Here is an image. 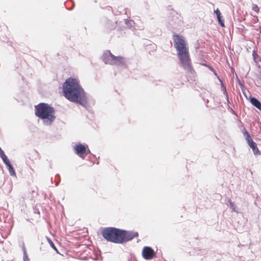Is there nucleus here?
<instances>
[{"instance_id":"1","label":"nucleus","mask_w":261,"mask_h":261,"mask_svg":"<svg viewBox=\"0 0 261 261\" xmlns=\"http://www.w3.org/2000/svg\"><path fill=\"white\" fill-rule=\"evenodd\" d=\"M63 92L64 96L70 101L86 107L87 96L76 79H67L63 85Z\"/></svg>"},{"instance_id":"2","label":"nucleus","mask_w":261,"mask_h":261,"mask_svg":"<svg viewBox=\"0 0 261 261\" xmlns=\"http://www.w3.org/2000/svg\"><path fill=\"white\" fill-rule=\"evenodd\" d=\"M173 40L174 46L176 49L177 56L182 67L188 73L193 74L194 70L191 66L189 49L184 38L178 35H173Z\"/></svg>"},{"instance_id":"3","label":"nucleus","mask_w":261,"mask_h":261,"mask_svg":"<svg viewBox=\"0 0 261 261\" xmlns=\"http://www.w3.org/2000/svg\"><path fill=\"white\" fill-rule=\"evenodd\" d=\"M35 111L36 116L42 119L46 125H50L56 118L54 109L47 103H40L35 106Z\"/></svg>"},{"instance_id":"4","label":"nucleus","mask_w":261,"mask_h":261,"mask_svg":"<svg viewBox=\"0 0 261 261\" xmlns=\"http://www.w3.org/2000/svg\"><path fill=\"white\" fill-rule=\"evenodd\" d=\"M103 237L108 241L121 244L122 241L123 233L121 229L114 227H108L105 228L102 231Z\"/></svg>"},{"instance_id":"5","label":"nucleus","mask_w":261,"mask_h":261,"mask_svg":"<svg viewBox=\"0 0 261 261\" xmlns=\"http://www.w3.org/2000/svg\"><path fill=\"white\" fill-rule=\"evenodd\" d=\"M102 60L106 64L115 65L116 66H123L124 59L120 56H115L110 50H106L103 53Z\"/></svg>"},{"instance_id":"6","label":"nucleus","mask_w":261,"mask_h":261,"mask_svg":"<svg viewBox=\"0 0 261 261\" xmlns=\"http://www.w3.org/2000/svg\"><path fill=\"white\" fill-rule=\"evenodd\" d=\"M244 135L245 136L246 140H247L249 146L252 148L254 154L255 155L259 154V151L256 145V143L251 138L249 134L247 131H245L244 133Z\"/></svg>"},{"instance_id":"7","label":"nucleus","mask_w":261,"mask_h":261,"mask_svg":"<svg viewBox=\"0 0 261 261\" xmlns=\"http://www.w3.org/2000/svg\"><path fill=\"white\" fill-rule=\"evenodd\" d=\"M121 232L123 233L122 243L130 241L138 236L137 232L128 231L121 229Z\"/></svg>"},{"instance_id":"8","label":"nucleus","mask_w":261,"mask_h":261,"mask_svg":"<svg viewBox=\"0 0 261 261\" xmlns=\"http://www.w3.org/2000/svg\"><path fill=\"white\" fill-rule=\"evenodd\" d=\"M155 255L154 250L150 247L145 246L142 250V256L143 258L147 260L152 259Z\"/></svg>"},{"instance_id":"9","label":"nucleus","mask_w":261,"mask_h":261,"mask_svg":"<svg viewBox=\"0 0 261 261\" xmlns=\"http://www.w3.org/2000/svg\"><path fill=\"white\" fill-rule=\"evenodd\" d=\"M75 153L79 155L80 157L84 159V154L86 152V148L85 146L81 144L76 145L74 146Z\"/></svg>"},{"instance_id":"10","label":"nucleus","mask_w":261,"mask_h":261,"mask_svg":"<svg viewBox=\"0 0 261 261\" xmlns=\"http://www.w3.org/2000/svg\"><path fill=\"white\" fill-rule=\"evenodd\" d=\"M250 101L253 106L261 111V103L255 97H251Z\"/></svg>"},{"instance_id":"11","label":"nucleus","mask_w":261,"mask_h":261,"mask_svg":"<svg viewBox=\"0 0 261 261\" xmlns=\"http://www.w3.org/2000/svg\"><path fill=\"white\" fill-rule=\"evenodd\" d=\"M228 202L229 203V206L231 210V211L238 213V211L237 210L236 205L234 202H232L230 199L228 200Z\"/></svg>"},{"instance_id":"12","label":"nucleus","mask_w":261,"mask_h":261,"mask_svg":"<svg viewBox=\"0 0 261 261\" xmlns=\"http://www.w3.org/2000/svg\"><path fill=\"white\" fill-rule=\"evenodd\" d=\"M22 251H23V261H30L29 258L27 254V251H26L25 248L24 247V244H22Z\"/></svg>"},{"instance_id":"13","label":"nucleus","mask_w":261,"mask_h":261,"mask_svg":"<svg viewBox=\"0 0 261 261\" xmlns=\"http://www.w3.org/2000/svg\"><path fill=\"white\" fill-rule=\"evenodd\" d=\"M8 168L9 171L11 175H15V170L11 164L7 166Z\"/></svg>"},{"instance_id":"14","label":"nucleus","mask_w":261,"mask_h":261,"mask_svg":"<svg viewBox=\"0 0 261 261\" xmlns=\"http://www.w3.org/2000/svg\"><path fill=\"white\" fill-rule=\"evenodd\" d=\"M212 70L214 72V74H215V75L218 77V79H219V81H220V82H221V87H222V88H223L224 92L226 93V88H225V87H224V86H223V83H222V80H221L219 77V76H217V73H216V71H215V70H214L213 69H212Z\"/></svg>"},{"instance_id":"15","label":"nucleus","mask_w":261,"mask_h":261,"mask_svg":"<svg viewBox=\"0 0 261 261\" xmlns=\"http://www.w3.org/2000/svg\"><path fill=\"white\" fill-rule=\"evenodd\" d=\"M214 13L216 14L217 19L221 18V12L218 8L214 11Z\"/></svg>"},{"instance_id":"16","label":"nucleus","mask_w":261,"mask_h":261,"mask_svg":"<svg viewBox=\"0 0 261 261\" xmlns=\"http://www.w3.org/2000/svg\"><path fill=\"white\" fill-rule=\"evenodd\" d=\"M48 243L49 244H50V246L51 247V248L55 250V251H56L57 252H58V251L57 249V248L56 247L55 245H54V244L53 243V242L51 241V240L50 239H48Z\"/></svg>"},{"instance_id":"17","label":"nucleus","mask_w":261,"mask_h":261,"mask_svg":"<svg viewBox=\"0 0 261 261\" xmlns=\"http://www.w3.org/2000/svg\"><path fill=\"white\" fill-rule=\"evenodd\" d=\"M2 159H3L4 162L6 165V166H7L10 164V162L9 161V160L8 159L7 156L6 155H5V158L3 157Z\"/></svg>"},{"instance_id":"18","label":"nucleus","mask_w":261,"mask_h":261,"mask_svg":"<svg viewBox=\"0 0 261 261\" xmlns=\"http://www.w3.org/2000/svg\"><path fill=\"white\" fill-rule=\"evenodd\" d=\"M218 22H219V23L220 24V25L221 27H224V20H222L221 18L218 19Z\"/></svg>"},{"instance_id":"19","label":"nucleus","mask_w":261,"mask_h":261,"mask_svg":"<svg viewBox=\"0 0 261 261\" xmlns=\"http://www.w3.org/2000/svg\"><path fill=\"white\" fill-rule=\"evenodd\" d=\"M5 155H6L3 150L1 148H0V156L1 157V158H2L3 157L5 158Z\"/></svg>"},{"instance_id":"20","label":"nucleus","mask_w":261,"mask_h":261,"mask_svg":"<svg viewBox=\"0 0 261 261\" xmlns=\"http://www.w3.org/2000/svg\"><path fill=\"white\" fill-rule=\"evenodd\" d=\"M133 22V21L132 20H125V23L126 24H130V25L132 24V23Z\"/></svg>"},{"instance_id":"21","label":"nucleus","mask_w":261,"mask_h":261,"mask_svg":"<svg viewBox=\"0 0 261 261\" xmlns=\"http://www.w3.org/2000/svg\"><path fill=\"white\" fill-rule=\"evenodd\" d=\"M88 152H90V150H88V151H87V153H88Z\"/></svg>"}]
</instances>
